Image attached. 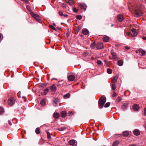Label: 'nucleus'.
<instances>
[{
  "mask_svg": "<svg viewBox=\"0 0 146 146\" xmlns=\"http://www.w3.org/2000/svg\"><path fill=\"white\" fill-rule=\"evenodd\" d=\"M79 6L80 7L81 9L84 11L86 10V8L87 7L86 5L84 3H80Z\"/></svg>",
  "mask_w": 146,
  "mask_h": 146,
  "instance_id": "6e6552de",
  "label": "nucleus"
},
{
  "mask_svg": "<svg viewBox=\"0 0 146 146\" xmlns=\"http://www.w3.org/2000/svg\"><path fill=\"white\" fill-rule=\"evenodd\" d=\"M75 76L74 75H70L68 77V80L70 81H72L74 80Z\"/></svg>",
  "mask_w": 146,
  "mask_h": 146,
  "instance_id": "9d476101",
  "label": "nucleus"
},
{
  "mask_svg": "<svg viewBox=\"0 0 146 146\" xmlns=\"http://www.w3.org/2000/svg\"><path fill=\"white\" fill-rule=\"evenodd\" d=\"M111 54L112 55V59L113 60L117 59V55L116 54L113 52V50H112L111 51Z\"/></svg>",
  "mask_w": 146,
  "mask_h": 146,
  "instance_id": "0eeeda50",
  "label": "nucleus"
},
{
  "mask_svg": "<svg viewBox=\"0 0 146 146\" xmlns=\"http://www.w3.org/2000/svg\"><path fill=\"white\" fill-rule=\"evenodd\" d=\"M73 11L74 12L76 13L78 12V10L75 8L74 7L73 8Z\"/></svg>",
  "mask_w": 146,
  "mask_h": 146,
  "instance_id": "79ce46f5",
  "label": "nucleus"
},
{
  "mask_svg": "<svg viewBox=\"0 0 146 146\" xmlns=\"http://www.w3.org/2000/svg\"><path fill=\"white\" fill-rule=\"evenodd\" d=\"M118 20L119 22H121L123 21V18L122 15H119L117 16Z\"/></svg>",
  "mask_w": 146,
  "mask_h": 146,
  "instance_id": "4468645a",
  "label": "nucleus"
},
{
  "mask_svg": "<svg viewBox=\"0 0 146 146\" xmlns=\"http://www.w3.org/2000/svg\"><path fill=\"white\" fill-rule=\"evenodd\" d=\"M121 101V98L120 97L118 96L116 100V101L117 102H119Z\"/></svg>",
  "mask_w": 146,
  "mask_h": 146,
  "instance_id": "ea45409f",
  "label": "nucleus"
},
{
  "mask_svg": "<svg viewBox=\"0 0 146 146\" xmlns=\"http://www.w3.org/2000/svg\"><path fill=\"white\" fill-rule=\"evenodd\" d=\"M96 48L98 49H100L104 48V46L102 43H98L96 45Z\"/></svg>",
  "mask_w": 146,
  "mask_h": 146,
  "instance_id": "39448f33",
  "label": "nucleus"
},
{
  "mask_svg": "<svg viewBox=\"0 0 146 146\" xmlns=\"http://www.w3.org/2000/svg\"><path fill=\"white\" fill-rule=\"evenodd\" d=\"M125 48L127 49V50H129L130 49V47L129 46H126L125 47Z\"/></svg>",
  "mask_w": 146,
  "mask_h": 146,
  "instance_id": "3c124183",
  "label": "nucleus"
},
{
  "mask_svg": "<svg viewBox=\"0 0 146 146\" xmlns=\"http://www.w3.org/2000/svg\"><path fill=\"white\" fill-rule=\"evenodd\" d=\"M144 115L146 116V110L145 109L144 110Z\"/></svg>",
  "mask_w": 146,
  "mask_h": 146,
  "instance_id": "603ef678",
  "label": "nucleus"
},
{
  "mask_svg": "<svg viewBox=\"0 0 146 146\" xmlns=\"http://www.w3.org/2000/svg\"><path fill=\"white\" fill-rule=\"evenodd\" d=\"M104 41L106 42H107L109 39V37L107 36H106L103 38Z\"/></svg>",
  "mask_w": 146,
  "mask_h": 146,
  "instance_id": "6ab92c4d",
  "label": "nucleus"
},
{
  "mask_svg": "<svg viewBox=\"0 0 146 146\" xmlns=\"http://www.w3.org/2000/svg\"><path fill=\"white\" fill-rule=\"evenodd\" d=\"M53 25L55 27H56V24L54 23H53Z\"/></svg>",
  "mask_w": 146,
  "mask_h": 146,
  "instance_id": "e2e57ef3",
  "label": "nucleus"
},
{
  "mask_svg": "<svg viewBox=\"0 0 146 146\" xmlns=\"http://www.w3.org/2000/svg\"><path fill=\"white\" fill-rule=\"evenodd\" d=\"M96 46L95 43V42L92 43L90 45L92 49H94Z\"/></svg>",
  "mask_w": 146,
  "mask_h": 146,
  "instance_id": "bb28decb",
  "label": "nucleus"
},
{
  "mask_svg": "<svg viewBox=\"0 0 146 146\" xmlns=\"http://www.w3.org/2000/svg\"><path fill=\"white\" fill-rule=\"evenodd\" d=\"M128 105V104L127 103H125L121 106L122 109L123 110H125L127 107Z\"/></svg>",
  "mask_w": 146,
  "mask_h": 146,
  "instance_id": "412c9836",
  "label": "nucleus"
},
{
  "mask_svg": "<svg viewBox=\"0 0 146 146\" xmlns=\"http://www.w3.org/2000/svg\"><path fill=\"white\" fill-rule=\"evenodd\" d=\"M35 132L37 134H38L40 133V130L39 127H37L36 129Z\"/></svg>",
  "mask_w": 146,
  "mask_h": 146,
  "instance_id": "393cba45",
  "label": "nucleus"
},
{
  "mask_svg": "<svg viewBox=\"0 0 146 146\" xmlns=\"http://www.w3.org/2000/svg\"><path fill=\"white\" fill-rule=\"evenodd\" d=\"M57 29H58V30H60V27H57Z\"/></svg>",
  "mask_w": 146,
  "mask_h": 146,
  "instance_id": "0e129e2a",
  "label": "nucleus"
},
{
  "mask_svg": "<svg viewBox=\"0 0 146 146\" xmlns=\"http://www.w3.org/2000/svg\"><path fill=\"white\" fill-rule=\"evenodd\" d=\"M142 39L143 40H146V36H145H145L143 37V38H142Z\"/></svg>",
  "mask_w": 146,
  "mask_h": 146,
  "instance_id": "052dcab7",
  "label": "nucleus"
},
{
  "mask_svg": "<svg viewBox=\"0 0 146 146\" xmlns=\"http://www.w3.org/2000/svg\"><path fill=\"white\" fill-rule=\"evenodd\" d=\"M8 123L10 126H11L12 125L11 123L9 120H8Z\"/></svg>",
  "mask_w": 146,
  "mask_h": 146,
  "instance_id": "6e6d98bb",
  "label": "nucleus"
},
{
  "mask_svg": "<svg viewBox=\"0 0 146 146\" xmlns=\"http://www.w3.org/2000/svg\"><path fill=\"white\" fill-rule=\"evenodd\" d=\"M76 18L80 20L82 19V16L80 15H78L77 16Z\"/></svg>",
  "mask_w": 146,
  "mask_h": 146,
  "instance_id": "e433bc0d",
  "label": "nucleus"
},
{
  "mask_svg": "<svg viewBox=\"0 0 146 146\" xmlns=\"http://www.w3.org/2000/svg\"><path fill=\"white\" fill-rule=\"evenodd\" d=\"M136 145L135 144H132L129 145V146H136Z\"/></svg>",
  "mask_w": 146,
  "mask_h": 146,
  "instance_id": "bf43d9fd",
  "label": "nucleus"
},
{
  "mask_svg": "<svg viewBox=\"0 0 146 146\" xmlns=\"http://www.w3.org/2000/svg\"><path fill=\"white\" fill-rule=\"evenodd\" d=\"M54 102L56 104H58V102L57 101L56 99H55L54 100Z\"/></svg>",
  "mask_w": 146,
  "mask_h": 146,
  "instance_id": "c03bdc74",
  "label": "nucleus"
},
{
  "mask_svg": "<svg viewBox=\"0 0 146 146\" xmlns=\"http://www.w3.org/2000/svg\"><path fill=\"white\" fill-rule=\"evenodd\" d=\"M43 84H41V85H40V86L41 87H42L43 86Z\"/></svg>",
  "mask_w": 146,
  "mask_h": 146,
  "instance_id": "338daca9",
  "label": "nucleus"
},
{
  "mask_svg": "<svg viewBox=\"0 0 146 146\" xmlns=\"http://www.w3.org/2000/svg\"><path fill=\"white\" fill-rule=\"evenodd\" d=\"M121 134H115L114 135V136L115 137H118L121 136Z\"/></svg>",
  "mask_w": 146,
  "mask_h": 146,
  "instance_id": "c9c22d12",
  "label": "nucleus"
},
{
  "mask_svg": "<svg viewBox=\"0 0 146 146\" xmlns=\"http://www.w3.org/2000/svg\"><path fill=\"white\" fill-rule=\"evenodd\" d=\"M119 142L117 140L115 141L113 143V146H117V145L119 144Z\"/></svg>",
  "mask_w": 146,
  "mask_h": 146,
  "instance_id": "b1692460",
  "label": "nucleus"
},
{
  "mask_svg": "<svg viewBox=\"0 0 146 146\" xmlns=\"http://www.w3.org/2000/svg\"><path fill=\"white\" fill-rule=\"evenodd\" d=\"M57 80V79L55 78H52L51 80Z\"/></svg>",
  "mask_w": 146,
  "mask_h": 146,
  "instance_id": "69168bd1",
  "label": "nucleus"
},
{
  "mask_svg": "<svg viewBox=\"0 0 146 146\" xmlns=\"http://www.w3.org/2000/svg\"><path fill=\"white\" fill-rule=\"evenodd\" d=\"M4 112L3 108L1 107H0V115L2 114Z\"/></svg>",
  "mask_w": 146,
  "mask_h": 146,
  "instance_id": "cd10ccee",
  "label": "nucleus"
},
{
  "mask_svg": "<svg viewBox=\"0 0 146 146\" xmlns=\"http://www.w3.org/2000/svg\"><path fill=\"white\" fill-rule=\"evenodd\" d=\"M111 88L113 90H114L116 88V86L115 84H112Z\"/></svg>",
  "mask_w": 146,
  "mask_h": 146,
  "instance_id": "c85d7f7f",
  "label": "nucleus"
},
{
  "mask_svg": "<svg viewBox=\"0 0 146 146\" xmlns=\"http://www.w3.org/2000/svg\"><path fill=\"white\" fill-rule=\"evenodd\" d=\"M139 51L140 52H141L143 55L145 53V51L142 50L141 49H139Z\"/></svg>",
  "mask_w": 146,
  "mask_h": 146,
  "instance_id": "2f4dec72",
  "label": "nucleus"
},
{
  "mask_svg": "<svg viewBox=\"0 0 146 146\" xmlns=\"http://www.w3.org/2000/svg\"><path fill=\"white\" fill-rule=\"evenodd\" d=\"M27 9L29 11H30V7L29 6L27 5L26 7Z\"/></svg>",
  "mask_w": 146,
  "mask_h": 146,
  "instance_id": "09e8293b",
  "label": "nucleus"
},
{
  "mask_svg": "<svg viewBox=\"0 0 146 146\" xmlns=\"http://www.w3.org/2000/svg\"><path fill=\"white\" fill-rule=\"evenodd\" d=\"M66 115V113L65 111H62L61 113V117L62 118L65 117Z\"/></svg>",
  "mask_w": 146,
  "mask_h": 146,
  "instance_id": "2eb2a0df",
  "label": "nucleus"
},
{
  "mask_svg": "<svg viewBox=\"0 0 146 146\" xmlns=\"http://www.w3.org/2000/svg\"><path fill=\"white\" fill-rule=\"evenodd\" d=\"M49 26L50 28H51L53 30H54L55 31H56V29L52 25H50Z\"/></svg>",
  "mask_w": 146,
  "mask_h": 146,
  "instance_id": "a19ab883",
  "label": "nucleus"
},
{
  "mask_svg": "<svg viewBox=\"0 0 146 146\" xmlns=\"http://www.w3.org/2000/svg\"><path fill=\"white\" fill-rule=\"evenodd\" d=\"M50 89L52 91V92L54 93L56 91V88L55 85L53 84L52 86L50 87Z\"/></svg>",
  "mask_w": 146,
  "mask_h": 146,
  "instance_id": "1a4fd4ad",
  "label": "nucleus"
},
{
  "mask_svg": "<svg viewBox=\"0 0 146 146\" xmlns=\"http://www.w3.org/2000/svg\"><path fill=\"white\" fill-rule=\"evenodd\" d=\"M74 3V1L72 0H69L68 1V3L70 5H72Z\"/></svg>",
  "mask_w": 146,
  "mask_h": 146,
  "instance_id": "473e14b6",
  "label": "nucleus"
},
{
  "mask_svg": "<svg viewBox=\"0 0 146 146\" xmlns=\"http://www.w3.org/2000/svg\"><path fill=\"white\" fill-rule=\"evenodd\" d=\"M117 77L115 76L112 79V82L115 83L117 82Z\"/></svg>",
  "mask_w": 146,
  "mask_h": 146,
  "instance_id": "5701e85b",
  "label": "nucleus"
},
{
  "mask_svg": "<svg viewBox=\"0 0 146 146\" xmlns=\"http://www.w3.org/2000/svg\"><path fill=\"white\" fill-rule=\"evenodd\" d=\"M123 134L124 137H127L128 136L129 133L127 131H125L123 132Z\"/></svg>",
  "mask_w": 146,
  "mask_h": 146,
  "instance_id": "a211bd4d",
  "label": "nucleus"
},
{
  "mask_svg": "<svg viewBox=\"0 0 146 146\" xmlns=\"http://www.w3.org/2000/svg\"><path fill=\"white\" fill-rule=\"evenodd\" d=\"M61 81H59L58 82V83L57 84V86H61V84L60 83H59L60 82H61Z\"/></svg>",
  "mask_w": 146,
  "mask_h": 146,
  "instance_id": "8fccbe9b",
  "label": "nucleus"
},
{
  "mask_svg": "<svg viewBox=\"0 0 146 146\" xmlns=\"http://www.w3.org/2000/svg\"><path fill=\"white\" fill-rule=\"evenodd\" d=\"M104 62L106 64L108 65V60H104Z\"/></svg>",
  "mask_w": 146,
  "mask_h": 146,
  "instance_id": "49530a36",
  "label": "nucleus"
},
{
  "mask_svg": "<svg viewBox=\"0 0 146 146\" xmlns=\"http://www.w3.org/2000/svg\"><path fill=\"white\" fill-rule=\"evenodd\" d=\"M71 114H73V113L72 111H71L70 112V115H71Z\"/></svg>",
  "mask_w": 146,
  "mask_h": 146,
  "instance_id": "680f3d73",
  "label": "nucleus"
},
{
  "mask_svg": "<svg viewBox=\"0 0 146 146\" xmlns=\"http://www.w3.org/2000/svg\"><path fill=\"white\" fill-rule=\"evenodd\" d=\"M110 105V102H107L105 104L104 107L106 108H108L109 106Z\"/></svg>",
  "mask_w": 146,
  "mask_h": 146,
  "instance_id": "72a5a7b5",
  "label": "nucleus"
},
{
  "mask_svg": "<svg viewBox=\"0 0 146 146\" xmlns=\"http://www.w3.org/2000/svg\"><path fill=\"white\" fill-rule=\"evenodd\" d=\"M135 13L137 17H140L142 15L141 11L140 10L137 9L135 10Z\"/></svg>",
  "mask_w": 146,
  "mask_h": 146,
  "instance_id": "7ed1b4c3",
  "label": "nucleus"
},
{
  "mask_svg": "<svg viewBox=\"0 0 146 146\" xmlns=\"http://www.w3.org/2000/svg\"><path fill=\"white\" fill-rule=\"evenodd\" d=\"M82 33L84 35H86L89 34V32L87 29L83 30L82 31Z\"/></svg>",
  "mask_w": 146,
  "mask_h": 146,
  "instance_id": "f3484780",
  "label": "nucleus"
},
{
  "mask_svg": "<svg viewBox=\"0 0 146 146\" xmlns=\"http://www.w3.org/2000/svg\"><path fill=\"white\" fill-rule=\"evenodd\" d=\"M31 15L35 19H36L37 18H38L39 17V16L38 15L36 14L33 12H31Z\"/></svg>",
  "mask_w": 146,
  "mask_h": 146,
  "instance_id": "ddd939ff",
  "label": "nucleus"
},
{
  "mask_svg": "<svg viewBox=\"0 0 146 146\" xmlns=\"http://www.w3.org/2000/svg\"><path fill=\"white\" fill-rule=\"evenodd\" d=\"M47 138L48 139H50L51 138L50 135H48Z\"/></svg>",
  "mask_w": 146,
  "mask_h": 146,
  "instance_id": "4d7b16f0",
  "label": "nucleus"
},
{
  "mask_svg": "<svg viewBox=\"0 0 146 146\" xmlns=\"http://www.w3.org/2000/svg\"><path fill=\"white\" fill-rule=\"evenodd\" d=\"M53 117L55 119H57L59 117V114L57 112L54 113L53 114Z\"/></svg>",
  "mask_w": 146,
  "mask_h": 146,
  "instance_id": "dca6fc26",
  "label": "nucleus"
},
{
  "mask_svg": "<svg viewBox=\"0 0 146 146\" xmlns=\"http://www.w3.org/2000/svg\"><path fill=\"white\" fill-rule=\"evenodd\" d=\"M106 101V98L105 97H102L100 98L98 102L99 107L100 108H102L103 105L105 104Z\"/></svg>",
  "mask_w": 146,
  "mask_h": 146,
  "instance_id": "f257e3e1",
  "label": "nucleus"
},
{
  "mask_svg": "<svg viewBox=\"0 0 146 146\" xmlns=\"http://www.w3.org/2000/svg\"><path fill=\"white\" fill-rule=\"evenodd\" d=\"M66 129L65 127H62L59 128L58 130L60 131H62Z\"/></svg>",
  "mask_w": 146,
  "mask_h": 146,
  "instance_id": "c756f323",
  "label": "nucleus"
},
{
  "mask_svg": "<svg viewBox=\"0 0 146 146\" xmlns=\"http://www.w3.org/2000/svg\"><path fill=\"white\" fill-rule=\"evenodd\" d=\"M89 54V53L87 52H84L83 53V55L84 56H87Z\"/></svg>",
  "mask_w": 146,
  "mask_h": 146,
  "instance_id": "4c0bfd02",
  "label": "nucleus"
},
{
  "mask_svg": "<svg viewBox=\"0 0 146 146\" xmlns=\"http://www.w3.org/2000/svg\"><path fill=\"white\" fill-rule=\"evenodd\" d=\"M8 103L10 105H13L15 103L14 98L13 97L9 98L8 100Z\"/></svg>",
  "mask_w": 146,
  "mask_h": 146,
  "instance_id": "20e7f679",
  "label": "nucleus"
},
{
  "mask_svg": "<svg viewBox=\"0 0 146 146\" xmlns=\"http://www.w3.org/2000/svg\"><path fill=\"white\" fill-rule=\"evenodd\" d=\"M97 63L99 65H101L102 64V62L100 60H98L97 61Z\"/></svg>",
  "mask_w": 146,
  "mask_h": 146,
  "instance_id": "58836bf2",
  "label": "nucleus"
},
{
  "mask_svg": "<svg viewBox=\"0 0 146 146\" xmlns=\"http://www.w3.org/2000/svg\"><path fill=\"white\" fill-rule=\"evenodd\" d=\"M112 96L113 97H114L115 96H117V94L115 92H113Z\"/></svg>",
  "mask_w": 146,
  "mask_h": 146,
  "instance_id": "a18cd8bd",
  "label": "nucleus"
},
{
  "mask_svg": "<svg viewBox=\"0 0 146 146\" xmlns=\"http://www.w3.org/2000/svg\"><path fill=\"white\" fill-rule=\"evenodd\" d=\"M48 91H49V89L48 88H47L45 89L44 90V95H46L47 94V93L48 92Z\"/></svg>",
  "mask_w": 146,
  "mask_h": 146,
  "instance_id": "f704fd0d",
  "label": "nucleus"
},
{
  "mask_svg": "<svg viewBox=\"0 0 146 146\" xmlns=\"http://www.w3.org/2000/svg\"><path fill=\"white\" fill-rule=\"evenodd\" d=\"M70 94L69 93H68L67 94H65L64 96V98H68L70 97Z\"/></svg>",
  "mask_w": 146,
  "mask_h": 146,
  "instance_id": "a878e982",
  "label": "nucleus"
},
{
  "mask_svg": "<svg viewBox=\"0 0 146 146\" xmlns=\"http://www.w3.org/2000/svg\"><path fill=\"white\" fill-rule=\"evenodd\" d=\"M107 72L109 74H111L112 72V70L110 68H108L107 70Z\"/></svg>",
  "mask_w": 146,
  "mask_h": 146,
  "instance_id": "7c9ffc66",
  "label": "nucleus"
},
{
  "mask_svg": "<svg viewBox=\"0 0 146 146\" xmlns=\"http://www.w3.org/2000/svg\"><path fill=\"white\" fill-rule=\"evenodd\" d=\"M63 16H64V17H67L68 16V15L67 14H64Z\"/></svg>",
  "mask_w": 146,
  "mask_h": 146,
  "instance_id": "5fc2aeb1",
  "label": "nucleus"
},
{
  "mask_svg": "<svg viewBox=\"0 0 146 146\" xmlns=\"http://www.w3.org/2000/svg\"><path fill=\"white\" fill-rule=\"evenodd\" d=\"M133 132L134 134L135 135L138 136L140 135V132L138 129H135L133 131Z\"/></svg>",
  "mask_w": 146,
  "mask_h": 146,
  "instance_id": "f8f14e48",
  "label": "nucleus"
},
{
  "mask_svg": "<svg viewBox=\"0 0 146 146\" xmlns=\"http://www.w3.org/2000/svg\"><path fill=\"white\" fill-rule=\"evenodd\" d=\"M68 143L70 145L74 146H76L77 145L76 141L74 140H70Z\"/></svg>",
  "mask_w": 146,
  "mask_h": 146,
  "instance_id": "423d86ee",
  "label": "nucleus"
},
{
  "mask_svg": "<svg viewBox=\"0 0 146 146\" xmlns=\"http://www.w3.org/2000/svg\"><path fill=\"white\" fill-rule=\"evenodd\" d=\"M113 24H112V25H111V27H113Z\"/></svg>",
  "mask_w": 146,
  "mask_h": 146,
  "instance_id": "774afa93",
  "label": "nucleus"
},
{
  "mask_svg": "<svg viewBox=\"0 0 146 146\" xmlns=\"http://www.w3.org/2000/svg\"><path fill=\"white\" fill-rule=\"evenodd\" d=\"M133 110L135 111H137L139 110V106L137 104H134L133 107Z\"/></svg>",
  "mask_w": 146,
  "mask_h": 146,
  "instance_id": "9b49d317",
  "label": "nucleus"
},
{
  "mask_svg": "<svg viewBox=\"0 0 146 146\" xmlns=\"http://www.w3.org/2000/svg\"><path fill=\"white\" fill-rule=\"evenodd\" d=\"M126 34L128 36L131 35L132 36H135L137 35V34L135 30V29H133L131 30V33L127 32Z\"/></svg>",
  "mask_w": 146,
  "mask_h": 146,
  "instance_id": "f03ea898",
  "label": "nucleus"
},
{
  "mask_svg": "<svg viewBox=\"0 0 146 146\" xmlns=\"http://www.w3.org/2000/svg\"><path fill=\"white\" fill-rule=\"evenodd\" d=\"M46 133H47V135H50V133H49L48 131H46Z\"/></svg>",
  "mask_w": 146,
  "mask_h": 146,
  "instance_id": "13d9d810",
  "label": "nucleus"
},
{
  "mask_svg": "<svg viewBox=\"0 0 146 146\" xmlns=\"http://www.w3.org/2000/svg\"><path fill=\"white\" fill-rule=\"evenodd\" d=\"M118 64L119 66H122L123 63V61L122 60H119L118 61Z\"/></svg>",
  "mask_w": 146,
  "mask_h": 146,
  "instance_id": "aec40b11",
  "label": "nucleus"
},
{
  "mask_svg": "<svg viewBox=\"0 0 146 146\" xmlns=\"http://www.w3.org/2000/svg\"><path fill=\"white\" fill-rule=\"evenodd\" d=\"M36 20L37 21L40 23H41V22H42V21L40 19H38V18H37V19H36Z\"/></svg>",
  "mask_w": 146,
  "mask_h": 146,
  "instance_id": "de8ad7c7",
  "label": "nucleus"
},
{
  "mask_svg": "<svg viewBox=\"0 0 146 146\" xmlns=\"http://www.w3.org/2000/svg\"><path fill=\"white\" fill-rule=\"evenodd\" d=\"M23 1H25V2L28 3L29 2V0H22Z\"/></svg>",
  "mask_w": 146,
  "mask_h": 146,
  "instance_id": "864d4df0",
  "label": "nucleus"
},
{
  "mask_svg": "<svg viewBox=\"0 0 146 146\" xmlns=\"http://www.w3.org/2000/svg\"><path fill=\"white\" fill-rule=\"evenodd\" d=\"M59 15L60 16H63V13L61 11H59L58 13Z\"/></svg>",
  "mask_w": 146,
  "mask_h": 146,
  "instance_id": "37998d69",
  "label": "nucleus"
},
{
  "mask_svg": "<svg viewBox=\"0 0 146 146\" xmlns=\"http://www.w3.org/2000/svg\"><path fill=\"white\" fill-rule=\"evenodd\" d=\"M45 100L44 99L40 102V104L42 106H44L45 104Z\"/></svg>",
  "mask_w": 146,
  "mask_h": 146,
  "instance_id": "4be33fe9",
  "label": "nucleus"
}]
</instances>
